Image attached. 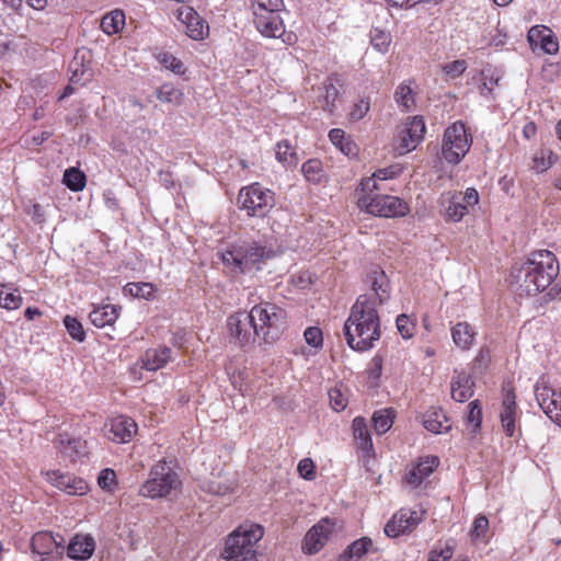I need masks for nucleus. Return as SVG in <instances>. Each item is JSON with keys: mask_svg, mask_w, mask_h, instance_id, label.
<instances>
[{"mask_svg": "<svg viewBox=\"0 0 561 561\" xmlns=\"http://www.w3.org/2000/svg\"><path fill=\"white\" fill-rule=\"evenodd\" d=\"M559 262L548 250L531 252L528 257L516 263L511 271L512 284L519 296H537L547 290V296L554 298L561 291L558 279Z\"/></svg>", "mask_w": 561, "mask_h": 561, "instance_id": "nucleus-1", "label": "nucleus"}, {"mask_svg": "<svg viewBox=\"0 0 561 561\" xmlns=\"http://www.w3.org/2000/svg\"><path fill=\"white\" fill-rule=\"evenodd\" d=\"M343 333L347 345L357 352H366L380 339V318L371 295H359L351 308Z\"/></svg>", "mask_w": 561, "mask_h": 561, "instance_id": "nucleus-2", "label": "nucleus"}, {"mask_svg": "<svg viewBox=\"0 0 561 561\" xmlns=\"http://www.w3.org/2000/svg\"><path fill=\"white\" fill-rule=\"evenodd\" d=\"M253 24L256 31L267 38H282L286 45L297 41L294 33H286L280 12L285 8L283 0H250Z\"/></svg>", "mask_w": 561, "mask_h": 561, "instance_id": "nucleus-3", "label": "nucleus"}, {"mask_svg": "<svg viewBox=\"0 0 561 561\" xmlns=\"http://www.w3.org/2000/svg\"><path fill=\"white\" fill-rule=\"evenodd\" d=\"M275 251L259 244L257 242H243L233 244L227 249L222 255V263L231 272L245 274L253 270L260 271L265 261L275 256Z\"/></svg>", "mask_w": 561, "mask_h": 561, "instance_id": "nucleus-4", "label": "nucleus"}, {"mask_svg": "<svg viewBox=\"0 0 561 561\" xmlns=\"http://www.w3.org/2000/svg\"><path fill=\"white\" fill-rule=\"evenodd\" d=\"M263 535V527L257 524L239 526L226 541L224 558L226 561H257L255 545Z\"/></svg>", "mask_w": 561, "mask_h": 561, "instance_id": "nucleus-5", "label": "nucleus"}, {"mask_svg": "<svg viewBox=\"0 0 561 561\" xmlns=\"http://www.w3.org/2000/svg\"><path fill=\"white\" fill-rule=\"evenodd\" d=\"M181 480L170 462L165 459L157 461L149 471L148 479L139 488V494L148 499H160L176 492Z\"/></svg>", "mask_w": 561, "mask_h": 561, "instance_id": "nucleus-6", "label": "nucleus"}, {"mask_svg": "<svg viewBox=\"0 0 561 561\" xmlns=\"http://www.w3.org/2000/svg\"><path fill=\"white\" fill-rule=\"evenodd\" d=\"M249 312L259 339L268 344L279 339L286 323L284 309L271 302H261L252 307Z\"/></svg>", "mask_w": 561, "mask_h": 561, "instance_id": "nucleus-7", "label": "nucleus"}, {"mask_svg": "<svg viewBox=\"0 0 561 561\" xmlns=\"http://www.w3.org/2000/svg\"><path fill=\"white\" fill-rule=\"evenodd\" d=\"M472 144L466 126L461 122H456L446 128L442 144V156L451 164H458L469 151Z\"/></svg>", "mask_w": 561, "mask_h": 561, "instance_id": "nucleus-8", "label": "nucleus"}, {"mask_svg": "<svg viewBox=\"0 0 561 561\" xmlns=\"http://www.w3.org/2000/svg\"><path fill=\"white\" fill-rule=\"evenodd\" d=\"M358 197V206L371 215L379 217L405 216L409 211L407 203L399 197L365 192Z\"/></svg>", "mask_w": 561, "mask_h": 561, "instance_id": "nucleus-9", "label": "nucleus"}, {"mask_svg": "<svg viewBox=\"0 0 561 561\" xmlns=\"http://www.w3.org/2000/svg\"><path fill=\"white\" fill-rule=\"evenodd\" d=\"M238 203L249 216L264 217L274 206V194L259 183H254L240 191Z\"/></svg>", "mask_w": 561, "mask_h": 561, "instance_id": "nucleus-10", "label": "nucleus"}, {"mask_svg": "<svg viewBox=\"0 0 561 561\" xmlns=\"http://www.w3.org/2000/svg\"><path fill=\"white\" fill-rule=\"evenodd\" d=\"M227 327L233 343L242 348L253 345L257 337L250 312L241 311L229 316Z\"/></svg>", "mask_w": 561, "mask_h": 561, "instance_id": "nucleus-11", "label": "nucleus"}, {"mask_svg": "<svg viewBox=\"0 0 561 561\" xmlns=\"http://www.w3.org/2000/svg\"><path fill=\"white\" fill-rule=\"evenodd\" d=\"M422 518L423 512L402 508L386 524L383 531L388 537L396 538L414 529Z\"/></svg>", "mask_w": 561, "mask_h": 561, "instance_id": "nucleus-12", "label": "nucleus"}, {"mask_svg": "<svg viewBox=\"0 0 561 561\" xmlns=\"http://www.w3.org/2000/svg\"><path fill=\"white\" fill-rule=\"evenodd\" d=\"M535 397L542 411L561 426V389L556 391L543 383L537 382Z\"/></svg>", "mask_w": 561, "mask_h": 561, "instance_id": "nucleus-13", "label": "nucleus"}, {"mask_svg": "<svg viewBox=\"0 0 561 561\" xmlns=\"http://www.w3.org/2000/svg\"><path fill=\"white\" fill-rule=\"evenodd\" d=\"M334 523L324 518L312 526L306 534L302 542V551L306 554H314L319 552L329 540L334 530Z\"/></svg>", "mask_w": 561, "mask_h": 561, "instance_id": "nucleus-14", "label": "nucleus"}, {"mask_svg": "<svg viewBox=\"0 0 561 561\" xmlns=\"http://www.w3.org/2000/svg\"><path fill=\"white\" fill-rule=\"evenodd\" d=\"M47 482L69 495H83L88 492L87 482L70 473H64L59 470H51L45 473Z\"/></svg>", "mask_w": 561, "mask_h": 561, "instance_id": "nucleus-15", "label": "nucleus"}, {"mask_svg": "<svg viewBox=\"0 0 561 561\" xmlns=\"http://www.w3.org/2000/svg\"><path fill=\"white\" fill-rule=\"evenodd\" d=\"M54 445L58 454L70 462H76L88 453L85 440L78 437H71L67 433L58 434L54 440Z\"/></svg>", "mask_w": 561, "mask_h": 561, "instance_id": "nucleus-16", "label": "nucleus"}, {"mask_svg": "<svg viewBox=\"0 0 561 561\" xmlns=\"http://www.w3.org/2000/svg\"><path fill=\"white\" fill-rule=\"evenodd\" d=\"M426 131L422 116L412 117L400 133V148L410 152L423 140Z\"/></svg>", "mask_w": 561, "mask_h": 561, "instance_id": "nucleus-17", "label": "nucleus"}, {"mask_svg": "<svg viewBox=\"0 0 561 561\" xmlns=\"http://www.w3.org/2000/svg\"><path fill=\"white\" fill-rule=\"evenodd\" d=\"M178 19L185 25V32L192 39H203L208 33V24L191 7H183L178 11Z\"/></svg>", "mask_w": 561, "mask_h": 561, "instance_id": "nucleus-18", "label": "nucleus"}, {"mask_svg": "<svg viewBox=\"0 0 561 561\" xmlns=\"http://www.w3.org/2000/svg\"><path fill=\"white\" fill-rule=\"evenodd\" d=\"M516 396L514 389L510 383L503 386V403L500 414L503 431L507 436H513L515 433L516 420Z\"/></svg>", "mask_w": 561, "mask_h": 561, "instance_id": "nucleus-19", "label": "nucleus"}, {"mask_svg": "<svg viewBox=\"0 0 561 561\" xmlns=\"http://www.w3.org/2000/svg\"><path fill=\"white\" fill-rule=\"evenodd\" d=\"M367 283L370 284L371 291L369 295L375 300V307L385 304L390 298L389 279L379 266H374L367 274Z\"/></svg>", "mask_w": 561, "mask_h": 561, "instance_id": "nucleus-20", "label": "nucleus"}, {"mask_svg": "<svg viewBox=\"0 0 561 561\" xmlns=\"http://www.w3.org/2000/svg\"><path fill=\"white\" fill-rule=\"evenodd\" d=\"M474 380L471 375L463 370L455 369L451 381L450 392L451 398L457 402H465L469 400L474 393Z\"/></svg>", "mask_w": 561, "mask_h": 561, "instance_id": "nucleus-21", "label": "nucleus"}, {"mask_svg": "<svg viewBox=\"0 0 561 561\" xmlns=\"http://www.w3.org/2000/svg\"><path fill=\"white\" fill-rule=\"evenodd\" d=\"M137 432L136 422L128 416H117L110 423L108 438L122 444L129 442Z\"/></svg>", "mask_w": 561, "mask_h": 561, "instance_id": "nucleus-22", "label": "nucleus"}, {"mask_svg": "<svg viewBox=\"0 0 561 561\" xmlns=\"http://www.w3.org/2000/svg\"><path fill=\"white\" fill-rule=\"evenodd\" d=\"M95 548L94 539L89 535H76L68 545L67 556L75 560L89 559Z\"/></svg>", "mask_w": 561, "mask_h": 561, "instance_id": "nucleus-23", "label": "nucleus"}, {"mask_svg": "<svg viewBox=\"0 0 561 561\" xmlns=\"http://www.w3.org/2000/svg\"><path fill=\"white\" fill-rule=\"evenodd\" d=\"M352 428L357 448L367 457L374 455V445L366 420L360 416L355 417L353 420Z\"/></svg>", "mask_w": 561, "mask_h": 561, "instance_id": "nucleus-24", "label": "nucleus"}, {"mask_svg": "<svg viewBox=\"0 0 561 561\" xmlns=\"http://www.w3.org/2000/svg\"><path fill=\"white\" fill-rule=\"evenodd\" d=\"M119 310L121 308L114 305H105L94 308L90 312L89 318L92 324L96 328H104L106 325H112L116 321Z\"/></svg>", "mask_w": 561, "mask_h": 561, "instance_id": "nucleus-25", "label": "nucleus"}, {"mask_svg": "<svg viewBox=\"0 0 561 561\" xmlns=\"http://www.w3.org/2000/svg\"><path fill=\"white\" fill-rule=\"evenodd\" d=\"M423 425L427 431L435 434L446 432L451 427L449 420L440 409L426 411L423 415Z\"/></svg>", "mask_w": 561, "mask_h": 561, "instance_id": "nucleus-26", "label": "nucleus"}, {"mask_svg": "<svg viewBox=\"0 0 561 561\" xmlns=\"http://www.w3.org/2000/svg\"><path fill=\"white\" fill-rule=\"evenodd\" d=\"M84 53L80 55V51L76 53V56L69 64V70L71 72L70 82L84 84L92 78V70L84 64Z\"/></svg>", "mask_w": 561, "mask_h": 561, "instance_id": "nucleus-27", "label": "nucleus"}, {"mask_svg": "<svg viewBox=\"0 0 561 561\" xmlns=\"http://www.w3.org/2000/svg\"><path fill=\"white\" fill-rule=\"evenodd\" d=\"M476 332L468 322H458L451 328L453 342L460 350H469L473 344Z\"/></svg>", "mask_w": 561, "mask_h": 561, "instance_id": "nucleus-28", "label": "nucleus"}, {"mask_svg": "<svg viewBox=\"0 0 561 561\" xmlns=\"http://www.w3.org/2000/svg\"><path fill=\"white\" fill-rule=\"evenodd\" d=\"M172 350L170 347H161L148 350L144 356V368L147 370H158L164 367L171 358Z\"/></svg>", "mask_w": 561, "mask_h": 561, "instance_id": "nucleus-29", "label": "nucleus"}, {"mask_svg": "<svg viewBox=\"0 0 561 561\" xmlns=\"http://www.w3.org/2000/svg\"><path fill=\"white\" fill-rule=\"evenodd\" d=\"M373 540L369 537H362L352 542L340 556L339 561L359 560L373 549Z\"/></svg>", "mask_w": 561, "mask_h": 561, "instance_id": "nucleus-30", "label": "nucleus"}, {"mask_svg": "<svg viewBox=\"0 0 561 561\" xmlns=\"http://www.w3.org/2000/svg\"><path fill=\"white\" fill-rule=\"evenodd\" d=\"M399 169L390 167L385 169H379L370 178H367L362 181L360 190L362 192H374L379 191L380 187L378 185V181H385L389 179H393L398 175Z\"/></svg>", "mask_w": 561, "mask_h": 561, "instance_id": "nucleus-31", "label": "nucleus"}, {"mask_svg": "<svg viewBox=\"0 0 561 561\" xmlns=\"http://www.w3.org/2000/svg\"><path fill=\"white\" fill-rule=\"evenodd\" d=\"M22 305V296L13 284H0V307L15 310Z\"/></svg>", "mask_w": 561, "mask_h": 561, "instance_id": "nucleus-32", "label": "nucleus"}, {"mask_svg": "<svg viewBox=\"0 0 561 561\" xmlns=\"http://www.w3.org/2000/svg\"><path fill=\"white\" fill-rule=\"evenodd\" d=\"M125 24V14L121 10H114L105 14L101 20V28L104 33L113 35L118 33Z\"/></svg>", "mask_w": 561, "mask_h": 561, "instance_id": "nucleus-33", "label": "nucleus"}, {"mask_svg": "<svg viewBox=\"0 0 561 561\" xmlns=\"http://www.w3.org/2000/svg\"><path fill=\"white\" fill-rule=\"evenodd\" d=\"M556 159L551 150L541 148L533 154L531 169L537 173H542L554 163Z\"/></svg>", "mask_w": 561, "mask_h": 561, "instance_id": "nucleus-34", "label": "nucleus"}, {"mask_svg": "<svg viewBox=\"0 0 561 561\" xmlns=\"http://www.w3.org/2000/svg\"><path fill=\"white\" fill-rule=\"evenodd\" d=\"M301 172L307 181L320 183L324 178L322 162L319 159H309L301 167Z\"/></svg>", "mask_w": 561, "mask_h": 561, "instance_id": "nucleus-35", "label": "nucleus"}, {"mask_svg": "<svg viewBox=\"0 0 561 561\" xmlns=\"http://www.w3.org/2000/svg\"><path fill=\"white\" fill-rule=\"evenodd\" d=\"M393 412L390 409L378 410L373 414L374 428L377 434L389 431L393 424Z\"/></svg>", "mask_w": 561, "mask_h": 561, "instance_id": "nucleus-36", "label": "nucleus"}, {"mask_svg": "<svg viewBox=\"0 0 561 561\" xmlns=\"http://www.w3.org/2000/svg\"><path fill=\"white\" fill-rule=\"evenodd\" d=\"M62 182L73 192H79L85 186V175L77 168H69L64 173Z\"/></svg>", "mask_w": 561, "mask_h": 561, "instance_id": "nucleus-37", "label": "nucleus"}, {"mask_svg": "<svg viewBox=\"0 0 561 561\" xmlns=\"http://www.w3.org/2000/svg\"><path fill=\"white\" fill-rule=\"evenodd\" d=\"M275 154L276 159L284 165L295 167L297 164L296 152L287 140H282L276 144Z\"/></svg>", "mask_w": 561, "mask_h": 561, "instance_id": "nucleus-38", "label": "nucleus"}, {"mask_svg": "<svg viewBox=\"0 0 561 561\" xmlns=\"http://www.w3.org/2000/svg\"><path fill=\"white\" fill-rule=\"evenodd\" d=\"M468 213L467 206L459 199V196H453L445 208V215L448 220L460 221Z\"/></svg>", "mask_w": 561, "mask_h": 561, "instance_id": "nucleus-39", "label": "nucleus"}, {"mask_svg": "<svg viewBox=\"0 0 561 561\" xmlns=\"http://www.w3.org/2000/svg\"><path fill=\"white\" fill-rule=\"evenodd\" d=\"M322 90H323V93L321 94V96L323 98L322 107L324 111L332 114L335 110V100L339 96V90L330 80H328L323 83Z\"/></svg>", "mask_w": 561, "mask_h": 561, "instance_id": "nucleus-40", "label": "nucleus"}, {"mask_svg": "<svg viewBox=\"0 0 561 561\" xmlns=\"http://www.w3.org/2000/svg\"><path fill=\"white\" fill-rule=\"evenodd\" d=\"M394 100L398 105L409 111L414 104L411 85L405 82L399 84L394 91Z\"/></svg>", "mask_w": 561, "mask_h": 561, "instance_id": "nucleus-41", "label": "nucleus"}, {"mask_svg": "<svg viewBox=\"0 0 561 561\" xmlns=\"http://www.w3.org/2000/svg\"><path fill=\"white\" fill-rule=\"evenodd\" d=\"M157 98L164 103L179 104L182 92L171 83H164L157 91Z\"/></svg>", "mask_w": 561, "mask_h": 561, "instance_id": "nucleus-42", "label": "nucleus"}, {"mask_svg": "<svg viewBox=\"0 0 561 561\" xmlns=\"http://www.w3.org/2000/svg\"><path fill=\"white\" fill-rule=\"evenodd\" d=\"M124 290L133 297L145 299H150L154 291L153 286L149 283H128Z\"/></svg>", "mask_w": 561, "mask_h": 561, "instance_id": "nucleus-43", "label": "nucleus"}, {"mask_svg": "<svg viewBox=\"0 0 561 561\" xmlns=\"http://www.w3.org/2000/svg\"><path fill=\"white\" fill-rule=\"evenodd\" d=\"M64 324H65L67 332L73 340H76L78 342L84 341L85 331H84L81 322L77 318L71 317V316H66L64 318Z\"/></svg>", "mask_w": 561, "mask_h": 561, "instance_id": "nucleus-44", "label": "nucleus"}, {"mask_svg": "<svg viewBox=\"0 0 561 561\" xmlns=\"http://www.w3.org/2000/svg\"><path fill=\"white\" fill-rule=\"evenodd\" d=\"M371 45L379 53H387L391 43V35L382 30L375 28L371 32Z\"/></svg>", "mask_w": 561, "mask_h": 561, "instance_id": "nucleus-45", "label": "nucleus"}, {"mask_svg": "<svg viewBox=\"0 0 561 561\" xmlns=\"http://www.w3.org/2000/svg\"><path fill=\"white\" fill-rule=\"evenodd\" d=\"M159 62L176 75L185 71L183 62L170 53H160L157 56Z\"/></svg>", "mask_w": 561, "mask_h": 561, "instance_id": "nucleus-46", "label": "nucleus"}, {"mask_svg": "<svg viewBox=\"0 0 561 561\" xmlns=\"http://www.w3.org/2000/svg\"><path fill=\"white\" fill-rule=\"evenodd\" d=\"M330 141L340 148V150L346 154L352 151V142L345 140V131L340 128H333L329 133Z\"/></svg>", "mask_w": 561, "mask_h": 561, "instance_id": "nucleus-47", "label": "nucleus"}, {"mask_svg": "<svg viewBox=\"0 0 561 561\" xmlns=\"http://www.w3.org/2000/svg\"><path fill=\"white\" fill-rule=\"evenodd\" d=\"M466 68H467V62L462 59H458V60H455V61L444 65L443 71L445 72V75L448 78L455 79V78H458L459 76H461L463 73V71L466 70Z\"/></svg>", "mask_w": 561, "mask_h": 561, "instance_id": "nucleus-48", "label": "nucleus"}, {"mask_svg": "<svg viewBox=\"0 0 561 561\" xmlns=\"http://www.w3.org/2000/svg\"><path fill=\"white\" fill-rule=\"evenodd\" d=\"M305 340L308 345L319 348L323 344L322 331L318 327H309L304 333Z\"/></svg>", "mask_w": 561, "mask_h": 561, "instance_id": "nucleus-49", "label": "nucleus"}, {"mask_svg": "<svg viewBox=\"0 0 561 561\" xmlns=\"http://www.w3.org/2000/svg\"><path fill=\"white\" fill-rule=\"evenodd\" d=\"M438 465V459L436 457H426L421 460L416 466V472H419L420 477L426 479L434 471V468Z\"/></svg>", "mask_w": 561, "mask_h": 561, "instance_id": "nucleus-50", "label": "nucleus"}, {"mask_svg": "<svg viewBox=\"0 0 561 561\" xmlns=\"http://www.w3.org/2000/svg\"><path fill=\"white\" fill-rule=\"evenodd\" d=\"M397 329L403 339H409L413 335V324L409 322L407 314L402 313L397 317Z\"/></svg>", "mask_w": 561, "mask_h": 561, "instance_id": "nucleus-51", "label": "nucleus"}, {"mask_svg": "<svg viewBox=\"0 0 561 561\" xmlns=\"http://www.w3.org/2000/svg\"><path fill=\"white\" fill-rule=\"evenodd\" d=\"M491 359L488 348H481L474 358L472 369L474 373H482L489 365Z\"/></svg>", "mask_w": 561, "mask_h": 561, "instance_id": "nucleus-52", "label": "nucleus"}, {"mask_svg": "<svg viewBox=\"0 0 561 561\" xmlns=\"http://www.w3.org/2000/svg\"><path fill=\"white\" fill-rule=\"evenodd\" d=\"M369 100L368 99H360L351 111V118L354 121L362 119L369 111Z\"/></svg>", "mask_w": 561, "mask_h": 561, "instance_id": "nucleus-53", "label": "nucleus"}, {"mask_svg": "<svg viewBox=\"0 0 561 561\" xmlns=\"http://www.w3.org/2000/svg\"><path fill=\"white\" fill-rule=\"evenodd\" d=\"M298 472L304 479L312 480L316 474L313 461L309 458L300 460L298 463Z\"/></svg>", "mask_w": 561, "mask_h": 561, "instance_id": "nucleus-54", "label": "nucleus"}, {"mask_svg": "<svg viewBox=\"0 0 561 561\" xmlns=\"http://www.w3.org/2000/svg\"><path fill=\"white\" fill-rule=\"evenodd\" d=\"M489 527V520L485 516H479L473 522L471 535L476 538H481L485 535Z\"/></svg>", "mask_w": 561, "mask_h": 561, "instance_id": "nucleus-55", "label": "nucleus"}, {"mask_svg": "<svg viewBox=\"0 0 561 561\" xmlns=\"http://www.w3.org/2000/svg\"><path fill=\"white\" fill-rule=\"evenodd\" d=\"M481 414L482 412L478 400L471 401L469 403L468 422L479 427L481 424Z\"/></svg>", "mask_w": 561, "mask_h": 561, "instance_id": "nucleus-56", "label": "nucleus"}, {"mask_svg": "<svg viewBox=\"0 0 561 561\" xmlns=\"http://www.w3.org/2000/svg\"><path fill=\"white\" fill-rule=\"evenodd\" d=\"M116 474L112 469H103L98 478V483L102 489H110L115 483Z\"/></svg>", "mask_w": 561, "mask_h": 561, "instance_id": "nucleus-57", "label": "nucleus"}, {"mask_svg": "<svg viewBox=\"0 0 561 561\" xmlns=\"http://www.w3.org/2000/svg\"><path fill=\"white\" fill-rule=\"evenodd\" d=\"M382 371V357L379 355H375L369 364L368 368V377L370 379H378L381 376Z\"/></svg>", "mask_w": 561, "mask_h": 561, "instance_id": "nucleus-58", "label": "nucleus"}, {"mask_svg": "<svg viewBox=\"0 0 561 561\" xmlns=\"http://www.w3.org/2000/svg\"><path fill=\"white\" fill-rule=\"evenodd\" d=\"M329 398H330V403L335 411H342L345 409L346 400L344 399L343 394L339 390H336V389L331 390L329 392Z\"/></svg>", "mask_w": 561, "mask_h": 561, "instance_id": "nucleus-59", "label": "nucleus"}, {"mask_svg": "<svg viewBox=\"0 0 561 561\" xmlns=\"http://www.w3.org/2000/svg\"><path fill=\"white\" fill-rule=\"evenodd\" d=\"M540 46L547 54H556L559 49L558 42L550 34L540 37Z\"/></svg>", "mask_w": 561, "mask_h": 561, "instance_id": "nucleus-60", "label": "nucleus"}, {"mask_svg": "<svg viewBox=\"0 0 561 561\" xmlns=\"http://www.w3.org/2000/svg\"><path fill=\"white\" fill-rule=\"evenodd\" d=\"M459 199L467 206V208L469 206H473L479 202L478 191L473 187H469L461 197L459 196Z\"/></svg>", "mask_w": 561, "mask_h": 561, "instance_id": "nucleus-61", "label": "nucleus"}, {"mask_svg": "<svg viewBox=\"0 0 561 561\" xmlns=\"http://www.w3.org/2000/svg\"><path fill=\"white\" fill-rule=\"evenodd\" d=\"M39 541H44V542L50 543L53 541L51 536L46 535V534L37 535V536L33 537V540H32L33 551H35L38 554H47L48 553L47 551H41V550L37 549V545H38Z\"/></svg>", "mask_w": 561, "mask_h": 561, "instance_id": "nucleus-62", "label": "nucleus"}, {"mask_svg": "<svg viewBox=\"0 0 561 561\" xmlns=\"http://www.w3.org/2000/svg\"><path fill=\"white\" fill-rule=\"evenodd\" d=\"M407 482L412 486H419L423 482V478L420 477L419 472H416L415 467H413L405 476Z\"/></svg>", "mask_w": 561, "mask_h": 561, "instance_id": "nucleus-63", "label": "nucleus"}, {"mask_svg": "<svg viewBox=\"0 0 561 561\" xmlns=\"http://www.w3.org/2000/svg\"><path fill=\"white\" fill-rule=\"evenodd\" d=\"M30 215L32 216L33 220L37 224H41L45 220V215L39 204H34L32 206Z\"/></svg>", "mask_w": 561, "mask_h": 561, "instance_id": "nucleus-64", "label": "nucleus"}]
</instances>
